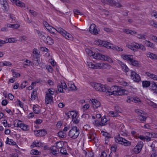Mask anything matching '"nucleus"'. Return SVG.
<instances>
[{
    "label": "nucleus",
    "mask_w": 157,
    "mask_h": 157,
    "mask_svg": "<svg viewBox=\"0 0 157 157\" xmlns=\"http://www.w3.org/2000/svg\"><path fill=\"white\" fill-rule=\"evenodd\" d=\"M52 35L54 34L56 32H59L66 39H68L71 37L72 36L69 33H67L65 30L61 27H57V29L52 27L49 31Z\"/></svg>",
    "instance_id": "nucleus-1"
},
{
    "label": "nucleus",
    "mask_w": 157,
    "mask_h": 157,
    "mask_svg": "<svg viewBox=\"0 0 157 157\" xmlns=\"http://www.w3.org/2000/svg\"><path fill=\"white\" fill-rule=\"evenodd\" d=\"M79 133V129L76 126H73L69 131L68 136L73 139H75L78 137Z\"/></svg>",
    "instance_id": "nucleus-2"
},
{
    "label": "nucleus",
    "mask_w": 157,
    "mask_h": 157,
    "mask_svg": "<svg viewBox=\"0 0 157 157\" xmlns=\"http://www.w3.org/2000/svg\"><path fill=\"white\" fill-rule=\"evenodd\" d=\"M65 114L68 118H70V117H71L72 121L74 123L77 124L79 122V120L77 113L71 111L65 113Z\"/></svg>",
    "instance_id": "nucleus-3"
},
{
    "label": "nucleus",
    "mask_w": 157,
    "mask_h": 157,
    "mask_svg": "<svg viewBox=\"0 0 157 157\" xmlns=\"http://www.w3.org/2000/svg\"><path fill=\"white\" fill-rule=\"evenodd\" d=\"M94 44L98 46H103L107 48H111L112 47L111 45H112V44L109 42L99 40H95L94 42Z\"/></svg>",
    "instance_id": "nucleus-4"
},
{
    "label": "nucleus",
    "mask_w": 157,
    "mask_h": 157,
    "mask_svg": "<svg viewBox=\"0 0 157 157\" xmlns=\"http://www.w3.org/2000/svg\"><path fill=\"white\" fill-rule=\"evenodd\" d=\"M113 88V91L109 92L111 94H113L115 95H123L124 93V89H121L118 86H112Z\"/></svg>",
    "instance_id": "nucleus-5"
},
{
    "label": "nucleus",
    "mask_w": 157,
    "mask_h": 157,
    "mask_svg": "<svg viewBox=\"0 0 157 157\" xmlns=\"http://www.w3.org/2000/svg\"><path fill=\"white\" fill-rule=\"evenodd\" d=\"M90 85L97 91L103 92L105 85L95 82H91Z\"/></svg>",
    "instance_id": "nucleus-6"
},
{
    "label": "nucleus",
    "mask_w": 157,
    "mask_h": 157,
    "mask_svg": "<svg viewBox=\"0 0 157 157\" xmlns=\"http://www.w3.org/2000/svg\"><path fill=\"white\" fill-rule=\"evenodd\" d=\"M115 141L117 143L124 145V146H128L131 145V142L121 137H117L115 138Z\"/></svg>",
    "instance_id": "nucleus-7"
},
{
    "label": "nucleus",
    "mask_w": 157,
    "mask_h": 157,
    "mask_svg": "<svg viewBox=\"0 0 157 157\" xmlns=\"http://www.w3.org/2000/svg\"><path fill=\"white\" fill-rule=\"evenodd\" d=\"M131 78L136 82H138L141 80V78L138 74L132 71H131Z\"/></svg>",
    "instance_id": "nucleus-8"
},
{
    "label": "nucleus",
    "mask_w": 157,
    "mask_h": 157,
    "mask_svg": "<svg viewBox=\"0 0 157 157\" xmlns=\"http://www.w3.org/2000/svg\"><path fill=\"white\" fill-rule=\"evenodd\" d=\"M90 100L92 104V106L94 109H97L100 107L101 105L100 103L97 100L92 99H90Z\"/></svg>",
    "instance_id": "nucleus-9"
},
{
    "label": "nucleus",
    "mask_w": 157,
    "mask_h": 157,
    "mask_svg": "<svg viewBox=\"0 0 157 157\" xmlns=\"http://www.w3.org/2000/svg\"><path fill=\"white\" fill-rule=\"evenodd\" d=\"M128 100H127V101L128 103H130L131 101L138 104H140L141 102L140 99L137 98L128 97Z\"/></svg>",
    "instance_id": "nucleus-10"
},
{
    "label": "nucleus",
    "mask_w": 157,
    "mask_h": 157,
    "mask_svg": "<svg viewBox=\"0 0 157 157\" xmlns=\"http://www.w3.org/2000/svg\"><path fill=\"white\" fill-rule=\"evenodd\" d=\"M89 31L92 34L97 35L98 34L96 25L94 24H91L89 28Z\"/></svg>",
    "instance_id": "nucleus-11"
},
{
    "label": "nucleus",
    "mask_w": 157,
    "mask_h": 157,
    "mask_svg": "<svg viewBox=\"0 0 157 157\" xmlns=\"http://www.w3.org/2000/svg\"><path fill=\"white\" fill-rule=\"evenodd\" d=\"M108 119L105 117H101V121L97 124L98 126H103L106 124V123L108 121Z\"/></svg>",
    "instance_id": "nucleus-12"
},
{
    "label": "nucleus",
    "mask_w": 157,
    "mask_h": 157,
    "mask_svg": "<svg viewBox=\"0 0 157 157\" xmlns=\"http://www.w3.org/2000/svg\"><path fill=\"white\" fill-rule=\"evenodd\" d=\"M142 145L140 144H138L133 149V151L136 154L139 153L141 150Z\"/></svg>",
    "instance_id": "nucleus-13"
},
{
    "label": "nucleus",
    "mask_w": 157,
    "mask_h": 157,
    "mask_svg": "<svg viewBox=\"0 0 157 157\" xmlns=\"http://www.w3.org/2000/svg\"><path fill=\"white\" fill-rule=\"evenodd\" d=\"M53 98L52 96L48 94H46L45 96V102L47 104L51 103L53 101Z\"/></svg>",
    "instance_id": "nucleus-14"
},
{
    "label": "nucleus",
    "mask_w": 157,
    "mask_h": 157,
    "mask_svg": "<svg viewBox=\"0 0 157 157\" xmlns=\"http://www.w3.org/2000/svg\"><path fill=\"white\" fill-rule=\"evenodd\" d=\"M93 57L96 59L103 60V59H104V55L100 53H95V54L93 55Z\"/></svg>",
    "instance_id": "nucleus-15"
},
{
    "label": "nucleus",
    "mask_w": 157,
    "mask_h": 157,
    "mask_svg": "<svg viewBox=\"0 0 157 157\" xmlns=\"http://www.w3.org/2000/svg\"><path fill=\"white\" fill-rule=\"evenodd\" d=\"M40 54L33 55V62H34L35 64H38L40 61Z\"/></svg>",
    "instance_id": "nucleus-16"
},
{
    "label": "nucleus",
    "mask_w": 157,
    "mask_h": 157,
    "mask_svg": "<svg viewBox=\"0 0 157 157\" xmlns=\"http://www.w3.org/2000/svg\"><path fill=\"white\" fill-rule=\"evenodd\" d=\"M113 89L112 86L111 87H110L108 86L105 85V87H104L103 92H106L108 94L111 95L112 94H111L109 92L113 91Z\"/></svg>",
    "instance_id": "nucleus-17"
},
{
    "label": "nucleus",
    "mask_w": 157,
    "mask_h": 157,
    "mask_svg": "<svg viewBox=\"0 0 157 157\" xmlns=\"http://www.w3.org/2000/svg\"><path fill=\"white\" fill-rule=\"evenodd\" d=\"M45 43L49 45H52L53 44V40L50 37L47 36L45 37L43 41Z\"/></svg>",
    "instance_id": "nucleus-18"
},
{
    "label": "nucleus",
    "mask_w": 157,
    "mask_h": 157,
    "mask_svg": "<svg viewBox=\"0 0 157 157\" xmlns=\"http://www.w3.org/2000/svg\"><path fill=\"white\" fill-rule=\"evenodd\" d=\"M94 69L104 68L105 66H107V64L104 63H98L94 65Z\"/></svg>",
    "instance_id": "nucleus-19"
},
{
    "label": "nucleus",
    "mask_w": 157,
    "mask_h": 157,
    "mask_svg": "<svg viewBox=\"0 0 157 157\" xmlns=\"http://www.w3.org/2000/svg\"><path fill=\"white\" fill-rule=\"evenodd\" d=\"M36 32L39 37L44 41L46 37L44 33L42 31H40L38 30H36Z\"/></svg>",
    "instance_id": "nucleus-20"
},
{
    "label": "nucleus",
    "mask_w": 157,
    "mask_h": 157,
    "mask_svg": "<svg viewBox=\"0 0 157 157\" xmlns=\"http://www.w3.org/2000/svg\"><path fill=\"white\" fill-rule=\"evenodd\" d=\"M19 124L20 125V127L24 131L28 130L29 129L28 125L22 123V122Z\"/></svg>",
    "instance_id": "nucleus-21"
},
{
    "label": "nucleus",
    "mask_w": 157,
    "mask_h": 157,
    "mask_svg": "<svg viewBox=\"0 0 157 157\" xmlns=\"http://www.w3.org/2000/svg\"><path fill=\"white\" fill-rule=\"evenodd\" d=\"M122 57L124 59L129 61V63L132 59V56L130 55H123L122 56Z\"/></svg>",
    "instance_id": "nucleus-22"
},
{
    "label": "nucleus",
    "mask_w": 157,
    "mask_h": 157,
    "mask_svg": "<svg viewBox=\"0 0 157 157\" xmlns=\"http://www.w3.org/2000/svg\"><path fill=\"white\" fill-rule=\"evenodd\" d=\"M139 119L141 121H146L147 117L145 116V114L143 113H141L140 114L139 113Z\"/></svg>",
    "instance_id": "nucleus-23"
},
{
    "label": "nucleus",
    "mask_w": 157,
    "mask_h": 157,
    "mask_svg": "<svg viewBox=\"0 0 157 157\" xmlns=\"http://www.w3.org/2000/svg\"><path fill=\"white\" fill-rule=\"evenodd\" d=\"M122 30L123 32L124 33L127 34H130L131 35H133L134 33H136V32H134V31L129 30L127 29H122Z\"/></svg>",
    "instance_id": "nucleus-24"
},
{
    "label": "nucleus",
    "mask_w": 157,
    "mask_h": 157,
    "mask_svg": "<svg viewBox=\"0 0 157 157\" xmlns=\"http://www.w3.org/2000/svg\"><path fill=\"white\" fill-rule=\"evenodd\" d=\"M129 63L131 64H132V65L135 66L136 67H140V64L138 62V61L137 60H136L133 59H132L130 61Z\"/></svg>",
    "instance_id": "nucleus-25"
},
{
    "label": "nucleus",
    "mask_w": 157,
    "mask_h": 157,
    "mask_svg": "<svg viewBox=\"0 0 157 157\" xmlns=\"http://www.w3.org/2000/svg\"><path fill=\"white\" fill-rule=\"evenodd\" d=\"M145 44L146 45L149 47L155 48V45L152 43L150 42V41L148 40H146L145 41Z\"/></svg>",
    "instance_id": "nucleus-26"
},
{
    "label": "nucleus",
    "mask_w": 157,
    "mask_h": 157,
    "mask_svg": "<svg viewBox=\"0 0 157 157\" xmlns=\"http://www.w3.org/2000/svg\"><path fill=\"white\" fill-rule=\"evenodd\" d=\"M147 75L150 78H152L154 80H157V76L153 74H151L149 72H146V73Z\"/></svg>",
    "instance_id": "nucleus-27"
},
{
    "label": "nucleus",
    "mask_w": 157,
    "mask_h": 157,
    "mask_svg": "<svg viewBox=\"0 0 157 157\" xmlns=\"http://www.w3.org/2000/svg\"><path fill=\"white\" fill-rule=\"evenodd\" d=\"M15 3L17 6L21 7H25V3L19 0L15 1Z\"/></svg>",
    "instance_id": "nucleus-28"
},
{
    "label": "nucleus",
    "mask_w": 157,
    "mask_h": 157,
    "mask_svg": "<svg viewBox=\"0 0 157 157\" xmlns=\"http://www.w3.org/2000/svg\"><path fill=\"white\" fill-rule=\"evenodd\" d=\"M151 89L153 90H157V85L155 82L153 81L151 82Z\"/></svg>",
    "instance_id": "nucleus-29"
},
{
    "label": "nucleus",
    "mask_w": 157,
    "mask_h": 157,
    "mask_svg": "<svg viewBox=\"0 0 157 157\" xmlns=\"http://www.w3.org/2000/svg\"><path fill=\"white\" fill-rule=\"evenodd\" d=\"M113 0H101V2L104 4L110 5L112 6L113 5Z\"/></svg>",
    "instance_id": "nucleus-30"
},
{
    "label": "nucleus",
    "mask_w": 157,
    "mask_h": 157,
    "mask_svg": "<svg viewBox=\"0 0 157 157\" xmlns=\"http://www.w3.org/2000/svg\"><path fill=\"white\" fill-rule=\"evenodd\" d=\"M41 146V143H40L39 142H36V141H34L31 145L30 147L31 148H32L35 147H39Z\"/></svg>",
    "instance_id": "nucleus-31"
},
{
    "label": "nucleus",
    "mask_w": 157,
    "mask_h": 157,
    "mask_svg": "<svg viewBox=\"0 0 157 157\" xmlns=\"http://www.w3.org/2000/svg\"><path fill=\"white\" fill-rule=\"evenodd\" d=\"M6 144H9L10 145H16V143L14 142L12 139H9L8 138H7V140L6 142Z\"/></svg>",
    "instance_id": "nucleus-32"
},
{
    "label": "nucleus",
    "mask_w": 157,
    "mask_h": 157,
    "mask_svg": "<svg viewBox=\"0 0 157 157\" xmlns=\"http://www.w3.org/2000/svg\"><path fill=\"white\" fill-rule=\"evenodd\" d=\"M151 82L149 81H144L142 82V85L143 87H147L150 86Z\"/></svg>",
    "instance_id": "nucleus-33"
},
{
    "label": "nucleus",
    "mask_w": 157,
    "mask_h": 157,
    "mask_svg": "<svg viewBox=\"0 0 157 157\" xmlns=\"http://www.w3.org/2000/svg\"><path fill=\"white\" fill-rule=\"evenodd\" d=\"M147 56L148 57L154 59H157V57L156 55L153 54L151 52H149L147 53Z\"/></svg>",
    "instance_id": "nucleus-34"
},
{
    "label": "nucleus",
    "mask_w": 157,
    "mask_h": 157,
    "mask_svg": "<svg viewBox=\"0 0 157 157\" xmlns=\"http://www.w3.org/2000/svg\"><path fill=\"white\" fill-rule=\"evenodd\" d=\"M34 112L36 114H39L40 112V109L36 105H34L33 108Z\"/></svg>",
    "instance_id": "nucleus-35"
},
{
    "label": "nucleus",
    "mask_w": 157,
    "mask_h": 157,
    "mask_svg": "<svg viewBox=\"0 0 157 157\" xmlns=\"http://www.w3.org/2000/svg\"><path fill=\"white\" fill-rule=\"evenodd\" d=\"M58 136L62 138H64L66 137V134L63 131H60L58 133Z\"/></svg>",
    "instance_id": "nucleus-36"
},
{
    "label": "nucleus",
    "mask_w": 157,
    "mask_h": 157,
    "mask_svg": "<svg viewBox=\"0 0 157 157\" xmlns=\"http://www.w3.org/2000/svg\"><path fill=\"white\" fill-rule=\"evenodd\" d=\"M39 131H40V137L44 136L47 133V131L45 129L39 130Z\"/></svg>",
    "instance_id": "nucleus-37"
},
{
    "label": "nucleus",
    "mask_w": 157,
    "mask_h": 157,
    "mask_svg": "<svg viewBox=\"0 0 157 157\" xmlns=\"http://www.w3.org/2000/svg\"><path fill=\"white\" fill-rule=\"evenodd\" d=\"M147 135H150L152 138H157V133H150L149 132H146L145 133Z\"/></svg>",
    "instance_id": "nucleus-38"
},
{
    "label": "nucleus",
    "mask_w": 157,
    "mask_h": 157,
    "mask_svg": "<svg viewBox=\"0 0 157 157\" xmlns=\"http://www.w3.org/2000/svg\"><path fill=\"white\" fill-rule=\"evenodd\" d=\"M36 92L34 90H33L32 93L31 95V100H34L36 99Z\"/></svg>",
    "instance_id": "nucleus-39"
},
{
    "label": "nucleus",
    "mask_w": 157,
    "mask_h": 157,
    "mask_svg": "<svg viewBox=\"0 0 157 157\" xmlns=\"http://www.w3.org/2000/svg\"><path fill=\"white\" fill-rule=\"evenodd\" d=\"M148 104L149 105L153 107V108H157V104L151 101L148 102Z\"/></svg>",
    "instance_id": "nucleus-40"
},
{
    "label": "nucleus",
    "mask_w": 157,
    "mask_h": 157,
    "mask_svg": "<svg viewBox=\"0 0 157 157\" xmlns=\"http://www.w3.org/2000/svg\"><path fill=\"white\" fill-rule=\"evenodd\" d=\"M86 51L87 54L90 56H93V55L95 54V52H92V51L89 49H86Z\"/></svg>",
    "instance_id": "nucleus-41"
},
{
    "label": "nucleus",
    "mask_w": 157,
    "mask_h": 157,
    "mask_svg": "<svg viewBox=\"0 0 157 157\" xmlns=\"http://www.w3.org/2000/svg\"><path fill=\"white\" fill-rule=\"evenodd\" d=\"M113 3V5H112V6H115L118 8L121 7L122 6L120 3L118 2H116L115 1H114Z\"/></svg>",
    "instance_id": "nucleus-42"
},
{
    "label": "nucleus",
    "mask_w": 157,
    "mask_h": 157,
    "mask_svg": "<svg viewBox=\"0 0 157 157\" xmlns=\"http://www.w3.org/2000/svg\"><path fill=\"white\" fill-rule=\"evenodd\" d=\"M104 59H103L104 60L107 61L110 63H112L113 62V60L108 56H104Z\"/></svg>",
    "instance_id": "nucleus-43"
},
{
    "label": "nucleus",
    "mask_w": 157,
    "mask_h": 157,
    "mask_svg": "<svg viewBox=\"0 0 157 157\" xmlns=\"http://www.w3.org/2000/svg\"><path fill=\"white\" fill-rule=\"evenodd\" d=\"M63 146L62 143L61 141L57 142L56 143V147L57 149H59L62 148Z\"/></svg>",
    "instance_id": "nucleus-44"
},
{
    "label": "nucleus",
    "mask_w": 157,
    "mask_h": 157,
    "mask_svg": "<svg viewBox=\"0 0 157 157\" xmlns=\"http://www.w3.org/2000/svg\"><path fill=\"white\" fill-rule=\"evenodd\" d=\"M109 114L110 116L112 117H115L117 116L118 114L116 112H114L113 111H110L109 112Z\"/></svg>",
    "instance_id": "nucleus-45"
},
{
    "label": "nucleus",
    "mask_w": 157,
    "mask_h": 157,
    "mask_svg": "<svg viewBox=\"0 0 157 157\" xmlns=\"http://www.w3.org/2000/svg\"><path fill=\"white\" fill-rule=\"evenodd\" d=\"M139 45V44L136 43H134L132 44V46L133 47V49L134 50H133V51H136L137 49H139L138 47Z\"/></svg>",
    "instance_id": "nucleus-46"
},
{
    "label": "nucleus",
    "mask_w": 157,
    "mask_h": 157,
    "mask_svg": "<svg viewBox=\"0 0 157 157\" xmlns=\"http://www.w3.org/2000/svg\"><path fill=\"white\" fill-rule=\"evenodd\" d=\"M115 110L117 113H120L121 111V108L118 105H116L114 107Z\"/></svg>",
    "instance_id": "nucleus-47"
},
{
    "label": "nucleus",
    "mask_w": 157,
    "mask_h": 157,
    "mask_svg": "<svg viewBox=\"0 0 157 157\" xmlns=\"http://www.w3.org/2000/svg\"><path fill=\"white\" fill-rule=\"evenodd\" d=\"M31 153L33 155H38L39 152L37 150L33 149L31 151Z\"/></svg>",
    "instance_id": "nucleus-48"
},
{
    "label": "nucleus",
    "mask_w": 157,
    "mask_h": 157,
    "mask_svg": "<svg viewBox=\"0 0 157 157\" xmlns=\"http://www.w3.org/2000/svg\"><path fill=\"white\" fill-rule=\"evenodd\" d=\"M53 90H54L53 89H49L48 90V92L46 94H50V95H53L54 94V91H53Z\"/></svg>",
    "instance_id": "nucleus-49"
},
{
    "label": "nucleus",
    "mask_w": 157,
    "mask_h": 157,
    "mask_svg": "<svg viewBox=\"0 0 157 157\" xmlns=\"http://www.w3.org/2000/svg\"><path fill=\"white\" fill-rule=\"evenodd\" d=\"M21 121L20 120L18 121H15L14 122V125L16 127H19L20 126V124H21Z\"/></svg>",
    "instance_id": "nucleus-50"
},
{
    "label": "nucleus",
    "mask_w": 157,
    "mask_h": 157,
    "mask_svg": "<svg viewBox=\"0 0 157 157\" xmlns=\"http://www.w3.org/2000/svg\"><path fill=\"white\" fill-rule=\"evenodd\" d=\"M59 86L64 88L65 90L67 88V85L64 82H61V84H58Z\"/></svg>",
    "instance_id": "nucleus-51"
},
{
    "label": "nucleus",
    "mask_w": 157,
    "mask_h": 157,
    "mask_svg": "<svg viewBox=\"0 0 157 157\" xmlns=\"http://www.w3.org/2000/svg\"><path fill=\"white\" fill-rule=\"evenodd\" d=\"M87 65L89 67L94 69V64L91 62H87Z\"/></svg>",
    "instance_id": "nucleus-52"
},
{
    "label": "nucleus",
    "mask_w": 157,
    "mask_h": 157,
    "mask_svg": "<svg viewBox=\"0 0 157 157\" xmlns=\"http://www.w3.org/2000/svg\"><path fill=\"white\" fill-rule=\"evenodd\" d=\"M27 82L26 81H24L21 84L20 86V88H21V89L24 88L27 85Z\"/></svg>",
    "instance_id": "nucleus-53"
},
{
    "label": "nucleus",
    "mask_w": 157,
    "mask_h": 157,
    "mask_svg": "<svg viewBox=\"0 0 157 157\" xmlns=\"http://www.w3.org/2000/svg\"><path fill=\"white\" fill-rule=\"evenodd\" d=\"M136 37L139 39H141L143 40H145L146 39V38L145 36V35H141L138 34L137 35Z\"/></svg>",
    "instance_id": "nucleus-54"
},
{
    "label": "nucleus",
    "mask_w": 157,
    "mask_h": 157,
    "mask_svg": "<svg viewBox=\"0 0 157 157\" xmlns=\"http://www.w3.org/2000/svg\"><path fill=\"white\" fill-rule=\"evenodd\" d=\"M61 153L63 155H67L68 154L67 153V151L66 150H65L63 148L61 149L60 150Z\"/></svg>",
    "instance_id": "nucleus-55"
},
{
    "label": "nucleus",
    "mask_w": 157,
    "mask_h": 157,
    "mask_svg": "<svg viewBox=\"0 0 157 157\" xmlns=\"http://www.w3.org/2000/svg\"><path fill=\"white\" fill-rule=\"evenodd\" d=\"M57 88H58V91L60 93H64V92L63 91V89H64L63 88L60 86H59L58 85L57 86Z\"/></svg>",
    "instance_id": "nucleus-56"
},
{
    "label": "nucleus",
    "mask_w": 157,
    "mask_h": 157,
    "mask_svg": "<svg viewBox=\"0 0 157 157\" xmlns=\"http://www.w3.org/2000/svg\"><path fill=\"white\" fill-rule=\"evenodd\" d=\"M13 77L15 78L19 77L20 76V74L15 72H13Z\"/></svg>",
    "instance_id": "nucleus-57"
},
{
    "label": "nucleus",
    "mask_w": 157,
    "mask_h": 157,
    "mask_svg": "<svg viewBox=\"0 0 157 157\" xmlns=\"http://www.w3.org/2000/svg\"><path fill=\"white\" fill-rule=\"evenodd\" d=\"M3 66H8L11 65V64L10 62L9 61H5L3 62Z\"/></svg>",
    "instance_id": "nucleus-58"
},
{
    "label": "nucleus",
    "mask_w": 157,
    "mask_h": 157,
    "mask_svg": "<svg viewBox=\"0 0 157 157\" xmlns=\"http://www.w3.org/2000/svg\"><path fill=\"white\" fill-rule=\"evenodd\" d=\"M73 12L75 14H80L81 15H82V14H81L80 11L77 10V9H74L73 10Z\"/></svg>",
    "instance_id": "nucleus-59"
},
{
    "label": "nucleus",
    "mask_w": 157,
    "mask_h": 157,
    "mask_svg": "<svg viewBox=\"0 0 157 157\" xmlns=\"http://www.w3.org/2000/svg\"><path fill=\"white\" fill-rule=\"evenodd\" d=\"M29 12L33 16H36L37 14V13L33 10H29Z\"/></svg>",
    "instance_id": "nucleus-60"
},
{
    "label": "nucleus",
    "mask_w": 157,
    "mask_h": 157,
    "mask_svg": "<svg viewBox=\"0 0 157 157\" xmlns=\"http://www.w3.org/2000/svg\"><path fill=\"white\" fill-rule=\"evenodd\" d=\"M40 131H39V130H35L34 131V134L36 136H40Z\"/></svg>",
    "instance_id": "nucleus-61"
},
{
    "label": "nucleus",
    "mask_w": 157,
    "mask_h": 157,
    "mask_svg": "<svg viewBox=\"0 0 157 157\" xmlns=\"http://www.w3.org/2000/svg\"><path fill=\"white\" fill-rule=\"evenodd\" d=\"M17 41L16 40H15L14 38H9L8 40V42L10 43H14Z\"/></svg>",
    "instance_id": "nucleus-62"
},
{
    "label": "nucleus",
    "mask_w": 157,
    "mask_h": 157,
    "mask_svg": "<svg viewBox=\"0 0 157 157\" xmlns=\"http://www.w3.org/2000/svg\"><path fill=\"white\" fill-rule=\"evenodd\" d=\"M10 157H18V155L16 153L11 154L10 155Z\"/></svg>",
    "instance_id": "nucleus-63"
},
{
    "label": "nucleus",
    "mask_w": 157,
    "mask_h": 157,
    "mask_svg": "<svg viewBox=\"0 0 157 157\" xmlns=\"http://www.w3.org/2000/svg\"><path fill=\"white\" fill-rule=\"evenodd\" d=\"M151 25L156 28H157V23L153 21L151 22Z\"/></svg>",
    "instance_id": "nucleus-64"
}]
</instances>
